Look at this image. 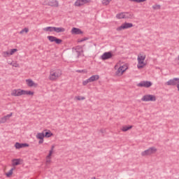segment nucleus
I'll return each mask as SVG.
<instances>
[{
  "label": "nucleus",
  "instance_id": "obj_1",
  "mask_svg": "<svg viewBox=\"0 0 179 179\" xmlns=\"http://www.w3.org/2000/svg\"><path fill=\"white\" fill-rule=\"evenodd\" d=\"M61 71L60 69H51L50 71L49 80L51 81H55L61 77Z\"/></svg>",
  "mask_w": 179,
  "mask_h": 179
},
{
  "label": "nucleus",
  "instance_id": "obj_2",
  "mask_svg": "<svg viewBox=\"0 0 179 179\" xmlns=\"http://www.w3.org/2000/svg\"><path fill=\"white\" fill-rule=\"evenodd\" d=\"M146 57L145 55H141V53L137 55V69H142L146 64L143 61Z\"/></svg>",
  "mask_w": 179,
  "mask_h": 179
},
{
  "label": "nucleus",
  "instance_id": "obj_3",
  "mask_svg": "<svg viewBox=\"0 0 179 179\" xmlns=\"http://www.w3.org/2000/svg\"><path fill=\"white\" fill-rule=\"evenodd\" d=\"M133 15L129 13H120L116 15V18L117 19H131Z\"/></svg>",
  "mask_w": 179,
  "mask_h": 179
},
{
  "label": "nucleus",
  "instance_id": "obj_4",
  "mask_svg": "<svg viewBox=\"0 0 179 179\" xmlns=\"http://www.w3.org/2000/svg\"><path fill=\"white\" fill-rule=\"evenodd\" d=\"M156 151H157V150L155 147H151L149 149L142 152L141 156H143V157L149 156L150 155H153L154 153H155Z\"/></svg>",
  "mask_w": 179,
  "mask_h": 179
},
{
  "label": "nucleus",
  "instance_id": "obj_5",
  "mask_svg": "<svg viewBox=\"0 0 179 179\" xmlns=\"http://www.w3.org/2000/svg\"><path fill=\"white\" fill-rule=\"evenodd\" d=\"M131 27H132L131 23L125 22V23L121 24V26H120L119 27L116 28V31H121L122 30H126V29H130Z\"/></svg>",
  "mask_w": 179,
  "mask_h": 179
},
{
  "label": "nucleus",
  "instance_id": "obj_6",
  "mask_svg": "<svg viewBox=\"0 0 179 179\" xmlns=\"http://www.w3.org/2000/svg\"><path fill=\"white\" fill-rule=\"evenodd\" d=\"M167 86H176L179 85V78H174L173 79L169 80V81L165 83Z\"/></svg>",
  "mask_w": 179,
  "mask_h": 179
},
{
  "label": "nucleus",
  "instance_id": "obj_7",
  "mask_svg": "<svg viewBox=\"0 0 179 179\" xmlns=\"http://www.w3.org/2000/svg\"><path fill=\"white\" fill-rule=\"evenodd\" d=\"M141 101L148 102V101H156V97L154 95H144L143 98H141Z\"/></svg>",
  "mask_w": 179,
  "mask_h": 179
},
{
  "label": "nucleus",
  "instance_id": "obj_8",
  "mask_svg": "<svg viewBox=\"0 0 179 179\" xmlns=\"http://www.w3.org/2000/svg\"><path fill=\"white\" fill-rule=\"evenodd\" d=\"M152 85V83L150 81H141L137 84L138 87L150 88Z\"/></svg>",
  "mask_w": 179,
  "mask_h": 179
},
{
  "label": "nucleus",
  "instance_id": "obj_9",
  "mask_svg": "<svg viewBox=\"0 0 179 179\" xmlns=\"http://www.w3.org/2000/svg\"><path fill=\"white\" fill-rule=\"evenodd\" d=\"M48 39L49 40L50 42L55 43L58 45L62 42V41L60 38H57L54 36H48Z\"/></svg>",
  "mask_w": 179,
  "mask_h": 179
},
{
  "label": "nucleus",
  "instance_id": "obj_10",
  "mask_svg": "<svg viewBox=\"0 0 179 179\" xmlns=\"http://www.w3.org/2000/svg\"><path fill=\"white\" fill-rule=\"evenodd\" d=\"M89 3H90V0H76L75 6L80 7Z\"/></svg>",
  "mask_w": 179,
  "mask_h": 179
},
{
  "label": "nucleus",
  "instance_id": "obj_11",
  "mask_svg": "<svg viewBox=\"0 0 179 179\" xmlns=\"http://www.w3.org/2000/svg\"><path fill=\"white\" fill-rule=\"evenodd\" d=\"M23 91H24V90H20V89L13 90V91H11V96H22Z\"/></svg>",
  "mask_w": 179,
  "mask_h": 179
},
{
  "label": "nucleus",
  "instance_id": "obj_12",
  "mask_svg": "<svg viewBox=\"0 0 179 179\" xmlns=\"http://www.w3.org/2000/svg\"><path fill=\"white\" fill-rule=\"evenodd\" d=\"M111 57H113V54L110 52H103L101 55V59L103 61L110 59Z\"/></svg>",
  "mask_w": 179,
  "mask_h": 179
},
{
  "label": "nucleus",
  "instance_id": "obj_13",
  "mask_svg": "<svg viewBox=\"0 0 179 179\" xmlns=\"http://www.w3.org/2000/svg\"><path fill=\"white\" fill-rule=\"evenodd\" d=\"M125 71H127L126 67H124V66H120L119 69H117V71H116V76H120L121 75H122V73H124V72H125Z\"/></svg>",
  "mask_w": 179,
  "mask_h": 179
},
{
  "label": "nucleus",
  "instance_id": "obj_14",
  "mask_svg": "<svg viewBox=\"0 0 179 179\" xmlns=\"http://www.w3.org/2000/svg\"><path fill=\"white\" fill-rule=\"evenodd\" d=\"M26 84L27 85V86L32 87H37V84L34 83V81H32L31 79H27L26 80Z\"/></svg>",
  "mask_w": 179,
  "mask_h": 179
},
{
  "label": "nucleus",
  "instance_id": "obj_15",
  "mask_svg": "<svg viewBox=\"0 0 179 179\" xmlns=\"http://www.w3.org/2000/svg\"><path fill=\"white\" fill-rule=\"evenodd\" d=\"M25 147H29V145L27 143H15V148H16V149H21Z\"/></svg>",
  "mask_w": 179,
  "mask_h": 179
},
{
  "label": "nucleus",
  "instance_id": "obj_16",
  "mask_svg": "<svg viewBox=\"0 0 179 179\" xmlns=\"http://www.w3.org/2000/svg\"><path fill=\"white\" fill-rule=\"evenodd\" d=\"M71 34L75 35H79L83 34V31L80 29L73 27L71 29Z\"/></svg>",
  "mask_w": 179,
  "mask_h": 179
},
{
  "label": "nucleus",
  "instance_id": "obj_17",
  "mask_svg": "<svg viewBox=\"0 0 179 179\" xmlns=\"http://www.w3.org/2000/svg\"><path fill=\"white\" fill-rule=\"evenodd\" d=\"M49 6L51 7L57 8L59 7V2H57L56 0H50Z\"/></svg>",
  "mask_w": 179,
  "mask_h": 179
},
{
  "label": "nucleus",
  "instance_id": "obj_18",
  "mask_svg": "<svg viewBox=\"0 0 179 179\" xmlns=\"http://www.w3.org/2000/svg\"><path fill=\"white\" fill-rule=\"evenodd\" d=\"M99 78V75H94V76L90 77L89 79H86V80L95 82L96 80H98Z\"/></svg>",
  "mask_w": 179,
  "mask_h": 179
},
{
  "label": "nucleus",
  "instance_id": "obj_19",
  "mask_svg": "<svg viewBox=\"0 0 179 179\" xmlns=\"http://www.w3.org/2000/svg\"><path fill=\"white\" fill-rule=\"evenodd\" d=\"M56 28V27H46L43 29H42V30L43 31H50V32H52L55 31V29Z\"/></svg>",
  "mask_w": 179,
  "mask_h": 179
},
{
  "label": "nucleus",
  "instance_id": "obj_20",
  "mask_svg": "<svg viewBox=\"0 0 179 179\" xmlns=\"http://www.w3.org/2000/svg\"><path fill=\"white\" fill-rule=\"evenodd\" d=\"M54 31L57 34L64 33L65 31V29L62 27H56Z\"/></svg>",
  "mask_w": 179,
  "mask_h": 179
},
{
  "label": "nucleus",
  "instance_id": "obj_21",
  "mask_svg": "<svg viewBox=\"0 0 179 179\" xmlns=\"http://www.w3.org/2000/svg\"><path fill=\"white\" fill-rule=\"evenodd\" d=\"M25 95L33 96L34 92L23 90L22 96H25Z\"/></svg>",
  "mask_w": 179,
  "mask_h": 179
},
{
  "label": "nucleus",
  "instance_id": "obj_22",
  "mask_svg": "<svg viewBox=\"0 0 179 179\" xmlns=\"http://www.w3.org/2000/svg\"><path fill=\"white\" fill-rule=\"evenodd\" d=\"M21 160L19 159H13V166H19L20 165V162Z\"/></svg>",
  "mask_w": 179,
  "mask_h": 179
},
{
  "label": "nucleus",
  "instance_id": "obj_23",
  "mask_svg": "<svg viewBox=\"0 0 179 179\" xmlns=\"http://www.w3.org/2000/svg\"><path fill=\"white\" fill-rule=\"evenodd\" d=\"M52 151L49 152V155L48 157H46V164H49L51 162V155H52Z\"/></svg>",
  "mask_w": 179,
  "mask_h": 179
},
{
  "label": "nucleus",
  "instance_id": "obj_24",
  "mask_svg": "<svg viewBox=\"0 0 179 179\" xmlns=\"http://www.w3.org/2000/svg\"><path fill=\"white\" fill-rule=\"evenodd\" d=\"M131 126H124L122 127V129H121L123 132H127L129 129H131Z\"/></svg>",
  "mask_w": 179,
  "mask_h": 179
},
{
  "label": "nucleus",
  "instance_id": "obj_25",
  "mask_svg": "<svg viewBox=\"0 0 179 179\" xmlns=\"http://www.w3.org/2000/svg\"><path fill=\"white\" fill-rule=\"evenodd\" d=\"M44 137L43 133H37L36 134V138L38 140H42Z\"/></svg>",
  "mask_w": 179,
  "mask_h": 179
},
{
  "label": "nucleus",
  "instance_id": "obj_26",
  "mask_svg": "<svg viewBox=\"0 0 179 179\" xmlns=\"http://www.w3.org/2000/svg\"><path fill=\"white\" fill-rule=\"evenodd\" d=\"M43 136H45V137L46 138H50L51 136H52V133H51V131H48L45 132V134H43Z\"/></svg>",
  "mask_w": 179,
  "mask_h": 179
},
{
  "label": "nucleus",
  "instance_id": "obj_27",
  "mask_svg": "<svg viewBox=\"0 0 179 179\" xmlns=\"http://www.w3.org/2000/svg\"><path fill=\"white\" fill-rule=\"evenodd\" d=\"M110 1H111V0H101L102 2V5L106 6L110 3Z\"/></svg>",
  "mask_w": 179,
  "mask_h": 179
},
{
  "label": "nucleus",
  "instance_id": "obj_28",
  "mask_svg": "<svg viewBox=\"0 0 179 179\" xmlns=\"http://www.w3.org/2000/svg\"><path fill=\"white\" fill-rule=\"evenodd\" d=\"M13 169H11V170L8 171V172L6 173V177L10 178L11 176H13Z\"/></svg>",
  "mask_w": 179,
  "mask_h": 179
},
{
  "label": "nucleus",
  "instance_id": "obj_29",
  "mask_svg": "<svg viewBox=\"0 0 179 179\" xmlns=\"http://www.w3.org/2000/svg\"><path fill=\"white\" fill-rule=\"evenodd\" d=\"M8 117H1L0 118V124H3V123H6V121H8Z\"/></svg>",
  "mask_w": 179,
  "mask_h": 179
},
{
  "label": "nucleus",
  "instance_id": "obj_30",
  "mask_svg": "<svg viewBox=\"0 0 179 179\" xmlns=\"http://www.w3.org/2000/svg\"><path fill=\"white\" fill-rule=\"evenodd\" d=\"M129 1H131V2H136L137 3H140L146 1V0H129Z\"/></svg>",
  "mask_w": 179,
  "mask_h": 179
},
{
  "label": "nucleus",
  "instance_id": "obj_31",
  "mask_svg": "<svg viewBox=\"0 0 179 179\" xmlns=\"http://www.w3.org/2000/svg\"><path fill=\"white\" fill-rule=\"evenodd\" d=\"M29 32V29L28 28H25V29H23L22 30H21L20 31V34H23L24 33H28Z\"/></svg>",
  "mask_w": 179,
  "mask_h": 179
},
{
  "label": "nucleus",
  "instance_id": "obj_32",
  "mask_svg": "<svg viewBox=\"0 0 179 179\" xmlns=\"http://www.w3.org/2000/svg\"><path fill=\"white\" fill-rule=\"evenodd\" d=\"M94 81H90V80H85V81L83 82V85L84 86H86V85H87L88 83H92Z\"/></svg>",
  "mask_w": 179,
  "mask_h": 179
},
{
  "label": "nucleus",
  "instance_id": "obj_33",
  "mask_svg": "<svg viewBox=\"0 0 179 179\" xmlns=\"http://www.w3.org/2000/svg\"><path fill=\"white\" fill-rule=\"evenodd\" d=\"M17 51V49H11V50L10 51V55H13L15 52H16Z\"/></svg>",
  "mask_w": 179,
  "mask_h": 179
},
{
  "label": "nucleus",
  "instance_id": "obj_34",
  "mask_svg": "<svg viewBox=\"0 0 179 179\" xmlns=\"http://www.w3.org/2000/svg\"><path fill=\"white\" fill-rule=\"evenodd\" d=\"M76 99V100L78 101H83L85 100V97L84 96H76L75 97Z\"/></svg>",
  "mask_w": 179,
  "mask_h": 179
},
{
  "label": "nucleus",
  "instance_id": "obj_35",
  "mask_svg": "<svg viewBox=\"0 0 179 179\" xmlns=\"http://www.w3.org/2000/svg\"><path fill=\"white\" fill-rule=\"evenodd\" d=\"M160 8H161L160 5L152 6V8L155 10L160 9Z\"/></svg>",
  "mask_w": 179,
  "mask_h": 179
},
{
  "label": "nucleus",
  "instance_id": "obj_36",
  "mask_svg": "<svg viewBox=\"0 0 179 179\" xmlns=\"http://www.w3.org/2000/svg\"><path fill=\"white\" fill-rule=\"evenodd\" d=\"M3 57H8V55H10V52H3Z\"/></svg>",
  "mask_w": 179,
  "mask_h": 179
},
{
  "label": "nucleus",
  "instance_id": "obj_37",
  "mask_svg": "<svg viewBox=\"0 0 179 179\" xmlns=\"http://www.w3.org/2000/svg\"><path fill=\"white\" fill-rule=\"evenodd\" d=\"M12 116H13V113H10V114H8V115H5V116H3V117H2L10 118V117H11Z\"/></svg>",
  "mask_w": 179,
  "mask_h": 179
},
{
  "label": "nucleus",
  "instance_id": "obj_38",
  "mask_svg": "<svg viewBox=\"0 0 179 179\" xmlns=\"http://www.w3.org/2000/svg\"><path fill=\"white\" fill-rule=\"evenodd\" d=\"M76 53H78V57H79L80 55H81V53H83V50H82L80 51L76 50Z\"/></svg>",
  "mask_w": 179,
  "mask_h": 179
},
{
  "label": "nucleus",
  "instance_id": "obj_39",
  "mask_svg": "<svg viewBox=\"0 0 179 179\" xmlns=\"http://www.w3.org/2000/svg\"><path fill=\"white\" fill-rule=\"evenodd\" d=\"M55 148V145L51 146V150H50L49 153L52 151V153H53L54 149Z\"/></svg>",
  "mask_w": 179,
  "mask_h": 179
},
{
  "label": "nucleus",
  "instance_id": "obj_40",
  "mask_svg": "<svg viewBox=\"0 0 179 179\" xmlns=\"http://www.w3.org/2000/svg\"><path fill=\"white\" fill-rule=\"evenodd\" d=\"M87 38H84L80 40V41H78V43H83V42H84L85 41H87Z\"/></svg>",
  "mask_w": 179,
  "mask_h": 179
},
{
  "label": "nucleus",
  "instance_id": "obj_41",
  "mask_svg": "<svg viewBox=\"0 0 179 179\" xmlns=\"http://www.w3.org/2000/svg\"><path fill=\"white\" fill-rule=\"evenodd\" d=\"M43 143V138L40 139V141H38V144H42Z\"/></svg>",
  "mask_w": 179,
  "mask_h": 179
},
{
  "label": "nucleus",
  "instance_id": "obj_42",
  "mask_svg": "<svg viewBox=\"0 0 179 179\" xmlns=\"http://www.w3.org/2000/svg\"><path fill=\"white\" fill-rule=\"evenodd\" d=\"M76 72L81 73L84 72V70H78V71H76Z\"/></svg>",
  "mask_w": 179,
  "mask_h": 179
},
{
  "label": "nucleus",
  "instance_id": "obj_43",
  "mask_svg": "<svg viewBox=\"0 0 179 179\" xmlns=\"http://www.w3.org/2000/svg\"><path fill=\"white\" fill-rule=\"evenodd\" d=\"M176 86L177 87L178 90L179 91V84L176 85Z\"/></svg>",
  "mask_w": 179,
  "mask_h": 179
},
{
  "label": "nucleus",
  "instance_id": "obj_44",
  "mask_svg": "<svg viewBox=\"0 0 179 179\" xmlns=\"http://www.w3.org/2000/svg\"><path fill=\"white\" fill-rule=\"evenodd\" d=\"M76 50H78V48H76V49H75Z\"/></svg>",
  "mask_w": 179,
  "mask_h": 179
},
{
  "label": "nucleus",
  "instance_id": "obj_45",
  "mask_svg": "<svg viewBox=\"0 0 179 179\" xmlns=\"http://www.w3.org/2000/svg\"><path fill=\"white\" fill-rule=\"evenodd\" d=\"M178 58H179V57H178Z\"/></svg>",
  "mask_w": 179,
  "mask_h": 179
}]
</instances>
